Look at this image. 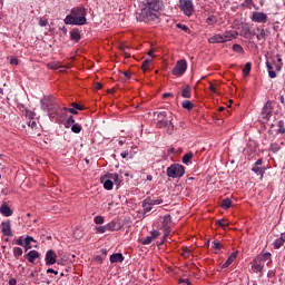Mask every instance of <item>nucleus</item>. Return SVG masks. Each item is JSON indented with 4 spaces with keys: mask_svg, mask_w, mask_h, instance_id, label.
Wrapping results in <instances>:
<instances>
[{
    "mask_svg": "<svg viewBox=\"0 0 285 285\" xmlns=\"http://www.w3.org/2000/svg\"><path fill=\"white\" fill-rule=\"evenodd\" d=\"M160 10H164V2L161 0H145L140 6V12L136 13V19L145 23L157 21Z\"/></svg>",
    "mask_w": 285,
    "mask_h": 285,
    "instance_id": "obj_1",
    "label": "nucleus"
},
{
    "mask_svg": "<svg viewBox=\"0 0 285 285\" xmlns=\"http://www.w3.org/2000/svg\"><path fill=\"white\" fill-rule=\"evenodd\" d=\"M41 108L48 111V117L55 119L59 115V105H57V98L55 96H45L41 100Z\"/></svg>",
    "mask_w": 285,
    "mask_h": 285,
    "instance_id": "obj_2",
    "label": "nucleus"
},
{
    "mask_svg": "<svg viewBox=\"0 0 285 285\" xmlns=\"http://www.w3.org/2000/svg\"><path fill=\"white\" fill-rule=\"evenodd\" d=\"M239 33L237 31H225L223 33H216L208 39V43H226L227 41H233L237 39Z\"/></svg>",
    "mask_w": 285,
    "mask_h": 285,
    "instance_id": "obj_3",
    "label": "nucleus"
},
{
    "mask_svg": "<svg viewBox=\"0 0 285 285\" xmlns=\"http://www.w3.org/2000/svg\"><path fill=\"white\" fill-rule=\"evenodd\" d=\"M184 175H186V169L179 164H174L167 168V176L171 177L173 179L184 177Z\"/></svg>",
    "mask_w": 285,
    "mask_h": 285,
    "instance_id": "obj_4",
    "label": "nucleus"
},
{
    "mask_svg": "<svg viewBox=\"0 0 285 285\" xmlns=\"http://www.w3.org/2000/svg\"><path fill=\"white\" fill-rule=\"evenodd\" d=\"M186 70H188V62H186L185 59L178 60L171 70V75H174V77H181Z\"/></svg>",
    "mask_w": 285,
    "mask_h": 285,
    "instance_id": "obj_5",
    "label": "nucleus"
},
{
    "mask_svg": "<svg viewBox=\"0 0 285 285\" xmlns=\"http://www.w3.org/2000/svg\"><path fill=\"white\" fill-rule=\"evenodd\" d=\"M86 17H77L72 14H68L65 18L66 26H86Z\"/></svg>",
    "mask_w": 285,
    "mask_h": 285,
    "instance_id": "obj_6",
    "label": "nucleus"
},
{
    "mask_svg": "<svg viewBox=\"0 0 285 285\" xmlns=\"http://www.w3.org/2000/svg\"><path fill=\"white\" fill-rule=\"evenodd\" d=\"M179 8L183 10L186 17H190L195 12V7L193 6V0H179Z\"/></svg>",
    "mask_w": 285,
    "mask_h": 285,
    "instance_id": "obj_7",
    "label": "nucleus"
},
{
    "mask_svg": "<svg viewBox=\"0 0 285 285\" xmlns=\"http://www.w3.org/2000/svg\"><path fill=\"white\" fill-rule=\"evenodd\" d=\"M29 121H28V128H30V130H32L33 135H41V125L35 120V114L30 112L29 114Z\"/></svg>",
    "mask_w": 285,
    "mask_h": 285,
    "instance_id": "obj_8",
    "label": "nucleus"
},
{
    "mask_svg": "<svg viewBox=\"0 0 285 285\" xmlns=\"http://www.w3.org/2000/svg\"><path fill=\"white\" fill-rule=\"evenodd\" d=\"M45 262L46 266H52L53 264H57V253H55L52 249L47 250Z\"/></svg>",
    "mask_w": 285,
    "mask_h": 285,
    "instance_id": "obj_9",
    "label": "nucleus"
},
{
    "mask_svg": "<svg viewBox=\"0 0 285 285\" xmlns=\"http://www.w3.org/2000/svg\"><path fill=\"white\" fill-rule=\"evenodd\" d=\"M252 21L255 23H266V21H268V16L264 12L255 11L252 16Z\"/></svg>",
    "mask_w": 285,
    "mask_h": 285,
    "instance_id": "obj_10",
    "label": "nucleus"
},
{
    "mask_svg": "<svg viewBox=\"0 0 285 285\" xmlns=\"http://www.w3.org/2000/svg\"><path fill=\"white\" fill-rule=\"evenodd\" d=\"M159 235H161L159 230H153L150 236L140 239V244L148 246V244H153V242H155Z\"/></svg>",
    "mask_w": 285,
    "mask_h": 285,
    "instance_id": "obj_11",
    "label": "nucleus"
},
{
    "mask_svg": "<svg viewBox=\"0 0 285 285\" xmlns=\"http://www.w3.org/2000/svg\"><path fill=\"white\" fill-rule=\"evenodd\" d=\"M100 181L101 184H104V188L106 190H112L114 183H112V178H110V174L101 176Z\"/></svg>",
    "mask_w": 285,
    "mask_h": 285,
    "instance_id": "obj_12",
    "label": "nucleus"
},
{
    "mask_svg": "<svg viewBox=\"0 0 285 285\" xmlns=\"http://www.w3.org/2000/svg\"><path fill=\"white\" fill-rule=\"evenodd\" d=\"M273 112V102L267 101L263 108V119H271V115Z\"/></svg>",
    "mask_w": 285,
    "mask_h": 285,
    "instance_id": "obj_13",
    "label": "nucleus"
},
{
    "mask_svg": "<svg viewBox=\"0 0 285 285\" xmlns=\"http://www.w3.org/2000/svg\"><path fill=\"white\" fill-rule=\"evenodd\" d=\"M1 230L2 234L6 235V237H12V227L10 225V220L2 222Z\"/></svg>",
    "mask_w": 285,
    "mask_h": 285,
    "instance_id": "obj_14",
    "label": "nucleus"
},
{
    "mask_svg": "<svg viewBox=\"0 0 285 285\" xmlns=\"http://www.w3.org/2000/svg\"><path fill=\"white\" fill-rule=\"evenodd\" d=\"M26 257H27L28 262H30V264H35V261L39 259L40 254H39V252L32 249L27 253Z\"/></svg>",
    "mask_w": 285,
    "mask_h": 285,
    "instance_id": "obj_15",
    "label": "nucleus"
},
{
    "mask_svg": "<svg viewBox=\"0 0 285 285\" xmlns=\"http://www.w3.org/2000/svg\"><path fill=\"white\" fill-rule=\"evenodd\" d=\"M71 16L73 17H86V8L77 7L71 10Z\"/></svg>",
    "mask_w": 285,
    "mask_h": 285,
    "instance_id": "obj_16",
    "label": "nucleus"
},
{
    "mask_svg": "<svg viewBox=\"0 0 285 285\" xmlns=\"http://www.w3.org/2000/svg\"><path fill=\"white\" fill-rule=\"evenodd\" d=\"M0 213L4 217H12V209L7 204L0 206Z\"/></svg>",
    "mask_w": 285,
    "mask_h": 285,
    "instance_id": "obj_17",
    "label": "nucleus"
},
{
    "mask_svg": "<svg viewBox=\"0 0 285 285\" xmlns=\"http://www.w3.org/2000/svg\"><path fill=\"white\" fill-rule=\"evenodd\" d=\"M261 261L258 258L254 259L252 271L254 273H262L264 271V266L259 263Z\"/></svg>",
    "mask_w": 285,
    "mask_h": 285,
    "instance_id": "obj_18",
    "label": "nucleus"
},
{
    "mask_svg": "<svg viewBox=\"0 0 285 285\" xmlns=\"http://www.w3.org/2000/svg\"><path fill=\"white\" fill-rule=\"evenodd\" d=\"M124 262V255L121 253H116L110 256V263L117 264Z\"/></svg>",
    "mask_w": 285,
    "mask_h": 285,
    "instance_id": "obj_19",
    "label": "nucleus"
},
{
    "mask_svg": "<svg viewBox=\"0 0 285 285\" xmlns=\"http://www.w3.org/2000/svg\"><path fill=\"white\" fill-rule=\"evenodd\" d=\"M70 39L71 41H76V43H79L81 40V33H79V29H73L70 31Z\"/></svg>",
    "mask_w": 285,
    "mask_h": 285,
    "instance_id": "obj_20",
    "label": "nucleus"
},
{
    "mask_svg": "<svg viewBox=\"0 0 285 285\" xmlns=\"http://www.w3.org/2000/svg\"><path fill=\"white\" fill-rule=\"evenodd\" d=\"M252 170H253V173H255V175L261 176V179H264V175H266V168L265 167L253 166Z\"/></svg>",
    "mask_w": 285,
    "mask_h": 285,
    "instance_id": "obj_21",
    "label": "nucleus"
},
{
    "mask_svg": "<svg viewBox=\"0 0 285 285\" xmlns=\"http://www.w3.org/2000/svg\"><path fill=\"white\" fill-rule=\"evenodd\" d=\"M142 208L145 213H150V210H153V203L150 202V197H147L142 202Z\"/></svg>",
    "mask_w": 285,
    "mask_h": 285,
    "instance_id": "obj_22",
    "label": "nucleus"
},
{
    "mask_svg": "<svg viewBox=\"0 0 285 285\" xmlns=\"http://www.w3.org/2000/svg\"><path fill=\"white\" fill-rule=\"evenodd\" d=\"M235 259H237V252H234L228 258L227 261L223 264L222 268H228L230 264H233V262H235Z\"/></svg>",
    "mask_w": 285,
    "mask_h": 285,
    "instance_id": "obj_23",
    "label": "nucleus"
},
{
    "mask_svg": "<svg viewBox=\"0 0 285 285\" xmlns=\"http://www.w3.org/2000/svg\"><path fill=\"white\" fill-rule=\"evenodd\" d=\"M191 92H193V88H191L189 85H187V86H185V88L181 90V97H183L184 99H190Z\"/></svg>",
    "mask_w": 285,
    "mask_h": 285,
    "instance_id": "obj_24",
    "label": "nucleus"
},
{
    "mask_svg": "<svg viewBox=\"0 0 285 285\" xmlns=\"http://www.w3.org/2000/svg\"><path fill=\"white\" fill-rule=\"evenodd\" d=\"M157 115L158 126H164V119H166V111L155 112Z\"/></svg>",
    "mask_w": 285,
    "mask_h": 285,
    "instance_id": "obj_25",
    "label": "nucleus"
},
{
    "mask_svg": "<svg viewBox=\"0 0 285 285\" xmlns=\"http://www.w3.org/2000/svg\"><path fill=\"white\" fill-rule=\"evenodd\" d=\"M266 68L268 70V77L271 79H275V77H277V73L273 70V65H271L268 60L266 61Z\"/></svg>",
    "mask_w": 285,
    "mask_h": 285,
    "instance_id": "obj_26",
    "label": "nucleus"
},
{
    "mask_svg": "<svg viewBox=\"0 0 285 285\" xmlns=\"http://www.w3.org/2000/svg\"><path fill=\"white\" fill-rule=\"evenodd\" d=\"M285 244V238H284V234H281V237L277 238L275 242H274V248L276 249H279L282 248V245Z\"/></svg>",
    "mask_w": 285,
    "mask_h": 285,
    "instance_id": "obj_27",
    "label": "nucleus"
},
{
    "mask_svg": "<svg viewBox=\"0 0 285 285\" xmlns=\"http://www.w3.org/2000/svg\"><path fill=\"white\" fill-rule=\"evenodd\" d=\"M220 206L224 208V210H228L233 206V200L230 198H225L222 200Z\"/></svg>",
    "mask_w": 285,
    "mask_h": 285,
    "instance_id": "obj_28",
    "label": "nucleus"
},
{
    "mask_svg": "<svg viewBox=\"0 0 285 285\" xmlns=\"http://www.w3.org/2000/svg\"><path fill=\"white\" fill-rule=\"evenodd\" d=\"M257 35L256 38L258 39V41H266V31L264 29H259L257 28Z\"/></svg>",
    "mask_w": 285,
    "mask_h": 285,
    "instance_id": "obj_29",
    "label": "nucleus"
},
{
    "mask_svg": "<svg viewBox=\"0 0 285 285\" xmlns=\"http://www.w3.org/2000/svg\"><path fill=\"white\" fill-rule=\"evenodd\" d=\"M193 157H195V154H193V151L185 154L183 156V164L188 165L190 163V159H193Z\"/></svg>",
    "mask_w": 285,
    "mask_h": 285,
    "instance_id": "obj_30",
    "label": "nucleus"
},
{
    "mask_svg": "<svg viewBox=\"0 0 285 285\" xmlns=\"http://www.w3.org/2000/svg\"><path fill=\"white\" fill-rule=\"evenodd\" d=\"M109 177L116 186H119L121 184V178H119V174H109Z\"/></svg>",
    "mask_w": 285,
    "mask_h": 285,
    "instance_id": "obj_31",
    "label": "nucleus"
},
{
    "mask_svg": "<svg viewBox=\"0 0 285 285\" xmlns=\"http://www.w3.org/2000/svg\"><path fill=\"white\" fill-rule=\"evenodd\" d=\"M107 230L112 232V230H119V226L117 225V222L111 220L107 225Z\"/></svg>",
    "mask_w": 285,
    "mask_h": 285,
    "instance_id": "obj_32",
    "label": "nucleus"
},
{
    "mask_svg": "<svg viewBox=\"0 0 285 285\" xmlns=\"http://www.w3.org/2000/svg\"><path fill=\"white\" fill-rule=\"evenodd\" d=\"M173 222V218L170 217V214H167L163 217V226L165 228H168V225Z\"/></svg>",
    "mask_w": 285,
    "mask_h": 285,
    "instance_id": "obj_33",
    "label": "nucleus"
},
{
    "mask_svg": "<svg viewBox=\"0 0 285 285\" xmlns=\"http://www.w3.org/2000/svg\"><path fill=\"white\" fill-rule=\"evenodd\" d=\"M250 68H253V63L247 62L243 69V77H248V75H250Z\"/></svg>",
    "mask_w": 285,
    "mask_h": 285,
    "instance_id": "obj_34",
    "label": "nucleus"
},
{
    "mask_svg": "<svg viewBox=\"0 0 285 285\" xmlns=\"http://www.w3.org/2000/svg\"><path fill=\"white\" fill-rule=\"evenodd\" d=\"M183 108H185V110H193L195 105L190 100H185L183 101Z\"/></svg>",
    "mask_w": 285,
    "mask_h": 285,
    "instance_id": "obj_35",
    "label": "nucleus"
},
{
    "mask_svg": "<svg viewBox=\"0 0 285 285\" xmlns=\"http://www.w3.org/2000/svg\"><path fill=\"white\" fill-rule=\"evenodd\" d=\"M163 126H167L168 135H173V130H175V125L171 121H165Z\"/></svg>",
    "mask_w": 285,
    "mask_h": 285,
    "instance_id": "obj_36",
    "label": "nucleus"
},
{
    "mask_svg": "<svg viewBox=\"0 0 285 285\" xmlns=\"http://www.w3.org/2000/svg\"><path fill=\"white\" fill-rule=\"evenodd\" d=\"M233 51L238 52V55H244V48L238 43L233 45Z\"/></svg>",
    "mask_w": 285,
    "mask_h": 285,
    "instance_id": "obj_37",
    "label": "nucleus"
},
{
    "mask_svg": "<svg viewBox=\"0 0 285 285\" xmlns=\"http://www.w3.org/2000/svg\"><path fill=\"white\" fill-rule=\"evenodd\" d=\"M240 37H244V39H249L250 38V29L245 28L240 31Z\"/></svg>",
    "mask_w": 285,
    "mask_h": 285,
    "instance_id": "obj_38",
    "label": "nucleus"
},
{
    "mask_svg": "<svg viewBox=\"0 0 285 285\" xmlns=\"http://www.w3.org/2000/svg\"><path fill=\"white\" fill-rule=\"evenodd\" d=\"M206 23H207L208 26H215V23H217V17H215V16L208 17V18L206 19Z\"/></svg>",
    "mask_w": 285,
    "mask_h": 285,
    "instance_id": "obj_39",
    "label": "nucleus"
},
{
    "mask_svg": "<svg viewBox=\"0 0 285 285\" xmlns=\"http://www.w3.org/2000/svg\"><path fill=\"white\" fill-rule=\"evenodd\" d=\"M257 259L259 262H266V261L271 259V253L266 252L265 254L257 256Z\"/></svg>",
    "mask_w": 285,
    "mask_h": 285,
    "instance_id": "obj_40",
    "label": "nucleus"
},
{
    "mask_svg": "<svg viewBox=\"0 0 285 285\" xmlns=\"http://www.w3.org/2000/svg\"><path fill=\"white\" fill-rule=\"evenodd\" d=\"M213 250H216V253H219V250H222V243L219 240L213 242Z\"/></svg>",
    "mask_w": 285,
    "mask_h": 285,
    "instance_id": "obj_41",
    "label": "nucleus"
},
{
    "mask_svg": "<svg viewBox=\"0 0 285 285\" xmlns=\"http://www.w3.org/2000/svg\"><path fill=\"white\" fill-rule=\"evenodd\" d=\"M120 50L125 55L126 59H130V53L128 52V50H130V47L121 46Z\"/></svg>",
    "mask_w": 285,
    "mask_h": 285,
    "instance_id": "obj_42",
    "label": "nucleus"
},
{
    "mask_svg": "<svg viewBox=\"0 0 285 285\" xmlns=\"http://www.w3.org/2000/svg\"><path fill=\"white\" fill-rule=\"evenodd\" d=\"M281 149H282V147L277 142H272L271 144V150L273 153H279Z\"/></svg>",
    "mask_w": 285,
    "mask_h": 285,
    "instance_id": "obj_43",
    "label": "nucleus"
},
{
    "mask_svg": "<svg viewBox=\"0 0 285 285\" xmlns=\"http://www.w3.org/2000/svg\"><path fill=\"white\" fill-rule=\"evenodd\" d=\"M13 255L14 257H21L23 255V249H21V247L13 248Z\"/></svg>",
    "mask_w": 285,
    "mask_h": 285,
    "instance_id": "obj_44",
    "label": "nucleus"
},
{
    "mask_svg": "<svg viewBox=\"0 0 285 285\" xmlns=\"http://www.w3.org/2000/svg\"><path fill=\"white\" fill-rule=\"evenodd\" d=\"M72 132H76V135H78V132H81V125L79 124H73L71 127Z\"/></svg>",
    "mask_w": 285,
    "mask_h": 285,
    "instance_id": "obj_45",
    "label": "nucleus"
},
{
    "mask_svg": "<svg viewBox=\"0 0 285 285\" xmlns=\"http://www.w3.org/2000/svg\"><path fill=\"white\" fill-rule=\"evenodd\" d=\"M150 203H151V206H159V204H164V199H161V198H157V199L150 198Z\"/></svg>",
    "mask_w": 285,
    "mask_h": 285,
    "instance_id": "obj_46",
    "label": "nucleus"
},
{
    "mask_svg": "<svg viewBox=\"0 0 285 285\" xmlns=\"http://www.w3.org/2000/svg\"><path fill=\"white\" fill-rule=\"evenodd\" d=\"M151 61H153L151 59H146V60H144V61H142L141 69H142L144 71L148 70V66L150 65Z\"/></svg>",
    "mask_w": 285,
    "mask_h": 285,
    "instance_id": "obj_47",
    "label": "nucleus"
},
{
    "mask_svg": "<svg viewBox=\"0 0 285 285\" xmlns=\"http://www.w3.org/2000/svg\"><path fill=\"white\" fill-rule=\"evenodd\" d=\"M277 126H278V132H281V135H284L285 132L284 120L278 121Z\"/></svg>",
    "mask_w": 285,
    "mask_h": 285,
    "instance_id": "obj_48",
    "label": "nucleus"
},
{
    "mask_svg": "<svg viewBox=\"0 0 285 285\" xmlns=\"http://www.w3.org/2000/svg\"><path fill=\"white\" fill-rule=\"evenodd\" d=\"M96 230H97V233H100L101 235H104V233H106V230H108V227H107V225L98 226V227H96Z\"/></svg>",
    "mask_w": 285,
    "mask_h": 285,
    "instance_id": "obj_49",
    "label": "nucleus"
},
{
    "mask_svg": "<svg viewBox=\"0 0 285 285\" xmlns=\"http://www.w3.org/2000/svg\"><path fill=\"white\" fill-rule=\"evenodd\" d=\"M216 225L220 226V228H226L228 226V222H226V220H216Z\"/></svg>",
    "mask_w": 285,
    "mask_h": 285,
    "instance_id": "obj_50",
    "label": "nucleus"
},
{
    "mask_svg": "<svg viewBox=\"0 0 285 285\" xmlns=\"http://www.w3.org/2000/svg\"><path fill=\"white\" fill-rule=\"evenodd\" d=\"M10 63H11V66H19V58L12 56L10 58Z\"/></svg>",
    "mask_w": 285,
    "mask_h": 285,
    "instance_id": "obj_51",
    "label": "nucleus"
},
{
    "mask_svg": "<svg viewBox=\"0 0 285 285\" xmlns=\"http://www.w3.org/2000/svg\"><path fill=\"white\" fill-rule=\"evenodd\" d=\"M94 222L95 224H98V225L104 224V216H96L94 218Z\"/></svg>",
    "mask_w": 285,
    "mask_h": 285,
    "instance_id": "obj_52",
    "label": "nucleus"
},
{
    "mask_svg": "<svg viewBox=\"0 0 285 285\" xmlns=\"http://www.w3.org/2000/svg\"><path fill=\"white\" fill-rule=\"evenodd\" d=\"M31 242H37V240H35V238L32 237V236H27L26 238H24V244L27 245V246H30V243Z\"/></svg>",
    "mask_w": 285,
    "mask_h": 285,
    "instance_id": "obj_53",
    "label": "nucleus"
},
{
    "mask_svg": "<svg viewBox=\"0 0 285 285\" xmlns=\"http://www.w3.org/2000/svg\"><path fill=\"white\" fill-rule=\"evenodd\" d=\"M39 26L41 28H46V26H48V19L40 18Z\"/></svg>",
    "mask_w": 285,
    "mask_h": 285,
    "instance_id": "obj_54",
    "label": "nucleus"
},
{
    "mask_svg": "<svg viewBox=\"0 0 285 285\" xmlns=\"http://www.w3.org/2000/svg\"><path fill=\"white\" fill-rule=\"evenodd\" d=\"M72 108L75 109V110H83V107H81V105H79V104H77V102H72Z\"/></svg>",
    "mask_w": 285,
    "mask_h": 285,
    "instance_id": "obj_55",
    "label": "nucleus"
},
{
    "mask_svg": "<svg viewBox=\"0 0 285 285\" xmlns=\"http://www.w3.org/2000/svg\"><path fill=\"white\" fill-rule=\"evenodd\" d=\"M67 124H68V126H70V125L75 126V117L69 116L68 119H67Z\"/></svg>",
    "mask_w": 285,
    "mask_h": 285,
    "instance_id": "obj_56",
    "label": "nucleus"
},
{
    "mask_svg": "<svg viewBox=\"0 0 285 285\" xmlns=\"http://www.w3.org/2000/svg\"><path fill=\"white\" fill-rule=\"evenodd\" d=\"M177 28H180V30H184V32H188V27L186 24L178 23Z\"/></svg>",
    "mask_w": 285,
    "mask_h": 285,
    "instance_id": "obj_57",
    "label": "nucleus"
},
{
    "mask_svg": "<svg viewBox=\"0 0 285 285\" xmlns=\"http://www.w3.org/2000/svg\"><path fill=\"white\" fill-rule=\"evenodd\" d=\"M94 88H95L96 90H101V88H104V85H101V82H95V83H94Z\"/></svg>",
    "mask_w": 285,
    "mask_h": 285,
    "instance_id": "obj_58",
    "label": "nucleus"
},
{
    "mask_svg": "<svg viewBox=\"0 0 285 285\" xmlns=\"http://www.w3.org/2000/svg\"><path fill=\"white\" fill-rule=\"evenodd\" d=\"M65 110H67L68 112H71V115H79V112L75 108H69V109L65 108Z\"/></svg>",
    "mask_w": 285,
    "mask_h": 285,
    "instance_id": "obj_59",
    "label": "nucleus"
},
{
    "mask_svg": "<svg viewBox=\"0 0 285 285\" xmlns=\"http://www.w3.org/2000/svg\"><path fill=\"white\" fill-rule=\"evenodd\" d=\"M48 68H50L51 70H57V68H59V66L55 62H51L48 65Z\"/></svg>",
    "mask_w": 285,
    "mask_h": 285,
    "instance_id": "obj_60",
    "label": "nucleus"
},
{
    "mask_svg": "<svg viewBox=\"0 0 285 285\" xmlns=\"http://www.w3.org/2000/svg\"><path fill=\"white\" fill-rule=\"evenodd\" d=\"M16 244H17L18 246H23V244H24L23 237H20L19 239H17V240H16Z\"/></svg>",
    "mask_w": 285,
    "mask_h": 285,
    "instance_id": "obj_61",
    "label": "nucleus"
},
{
    "mask_svg": "<svg viewBox=\"0 0 285 285\" xmlns=\"http://www.w3.org/2000/svg\"><path fill=\"white\" fill-rule=\"evenodd\" d=\"M262 164H264V159L259 158V159L256 160L254 166L259 167V166H262Z\"/></svg>",
    "mask_w": 285,
    "mask_h": 285,
    "instance_id": "obj_62",
    "label": "nucleus"
},
{
    "mask_svg": "<svg viewBox=\"0 0 285 285\" xmlns=\"http://www.w3.org/2000/svg\"><path fill=\"white\" fill-rule=\"evenodd\" d=\"M180 284L190 285V279H188V278H180Z\"/></svg>",
    "mask_w": 285,
    "mask_h": 285,
    "instance_id": "obj_63",
    "label": "nucleus"
},
{
    "mask_svg": "<svg viewBox=\"0 0 285 285\" xmlns=\"http://www.w3.org/2000/svg\"><path fill=\"white\" fill-rule=\"evenodd\" d=\"M9 285H17V279L16 278H10L9 279Z\"/></svg>",
    "mask_w": 285,
    "mask_h": 285,
    "instance_id": "obj_64",
    "label": "nucleus"
}]
</instances>
